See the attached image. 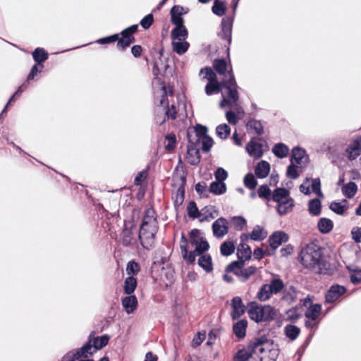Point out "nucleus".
<instances>
[{
  "mask_svg": "<svg viewBox=\"0 0 361 361\" xmlns=\"http://www.w3.org/2000/svg\"><path fill=\"white\" fill-rule=\"evenodd\" d=\"M190 243L193 250L188 252L185 248L183 250L185 259L189 263H192L195 257H198V264L206 271H211L212 270V259L206 253L209 245L204 235L198 230H192L190 234Z\"/></svg>",
  "mask_w": 361,
  "mask_h": 361,
  "instance_id": "f257e3e1",
  "label": "nucleus"
},
{
  "mask_svg": "<svg viewBox=\"0 0 361 361\" xmlns=\"http://www.w3.org/2000/svg\"><path fill=\"white\" fill-rule=\"evenodd\" d=\"M190 243L193 250L188 252L185 248L183 250L185 259L189 263H192L195 257H198V264L206 271H211L212 270V259L206 253L209 245L204 235L198 230H192L190 234Z\"/></svg>",
  "mask_w": 361,
  "mask_h": 361,
  "instance_id": "f03ea898",
  "label": "nucleus"
},
{
  "mask_svg": "<svg viewBox=\"0 0 361 361\" xmlns=\"http://www.w3.org/2000/svg\"><path fill=\"white\" fill-rule=\"evenodd\" d=\"M189 146L188 148L187 159L192 164L199 161V149L207 151L212 145V140L207 135V129L202 126L191 128L188 131Z\"/></svg>",
  "mask_w": 361,
  "mask_h": 361,
  "instance_id": "7ed1b4c3",
  "label": "nucleus"
},
{
  "mask_svg": "<svg viewBox=\"0 0 361 361\" xmlns=\"http://www.w3.org/2000/svg\"><path fill=\"white\" fill-rule=\"evenodd\" d=\"M269 350L271 353L274 361L279 355V350L274 348L273 341L269 339L266 336H260L255 338L249 344L247 348H243L238 351L234 361H248L252 357V354H262Z\"/></svg>",
  "mask_w": 361,
  "mask_h": 361,
  "instance_id": "20e7f679",
  "label": "nucleus"
},
{
  "mask_svg": "<svg viewBox=\"0 0 361 361\" xmlns=\"http://www.w3.org/2000/svg\"><path fill=\"white\" fill-rule=\"evenodd\" d=\"M221 90L223 100L220 103V107L224 108L226 105H231L238 100V94L235 90V82L231 77L229 80L223 79L221 82L216 80L208 82L205 87V92L207 95H211L214 92H219Z\"/></svg>",
  "mask_w": 361,
  "mask_h": 361,
  "instance_id": "39448f33",
  "label": "nucleus"
},
{
  "mask_svg": "<svg viewBox=\"0 0 361 361\" xmlns=\"http://www.w3.org/2000/svg\"><path fill=\"white\" fill-rule=\"evenodd\" d=\"M302 264L314 272L319 273L326 269V263L322 259L321 248L316 244L307 245L300 253Z\"/></svg>",
  "mask_w": 361,
  "mask_h": 361,
  "instance_id": "423d86ee",
  "label": "nucleus"
},
{
  "mask_svg": "<svg viewBox=\"0 0 361 361\" xmlns=\"http://www.w3.org/2000/svg\"><path fill=\"white\" fill-rule=\"evenodd\" d=\"M235 316H241L247 313L250 316H271L276 314V310L270 305L262 306L255 302H250L247 307H244L239 298H235L232 302Z\"/></svg>",
  "mask_w": 361,
  "mask_h": 361,
  "instance_id": "0eeeda50",
  "label": "nucleus"
},
{
  "mask_svg": "<svg viewBox=\"0 0 361 361\" xmlns=\"http://www.w3.org/2000/svg\"><path fill=\"white\" fill-rule=\"evenodd\" d=\"M157 231V221L154 218V211L148 209L142 224L139 238L141 243L145 247L152 245L154 234Z\"/></svg>",
  "mask_w": 361,
  "mask_h": 361,
  "instance_id": "6e6552de",
  "label": "nucleus"
},
{
  "mask_svg": "<svg viewBox=\"0 0 361 361\" xmlns=\"http://www.w3.org/2000/svg\"><path fill=\"white\" fill-rule=\"evenodd\" d=\"M272 198L276 203V209L280 214H286L292 210L294 205L293 200L288 190L278 188L274 190Z\"/></svg>",
  "mask_w": 361,
  "mask_h": 361,
  "instance_id": "1a4fd4ad",
  "label": "nucleus"
},
{
  "mask_svg": "<svg viewBox=\"0 0 361 361\" xmlns=\"http://www.w3.org/2000/svg\"><path fill=\"white\" fill-rule=\"evenodd\" d=\"M187 37L186 28H174L172 30V46L177 54H183L187 51L189 47V43L186 42Z\"/></svg>",
  "mask_w": 361,
  "mask_h": 361,
  "instance_id": "9d476101",
  "label": "nucleus"
},
{
  "mask_svg": "<svg viewBox=\"0 0 361 361\" xmlns=\"http://www.w3.org/2000/svg\"><path fill=\"white\" fill-rule=\"evenodd\" d=\"M283 287V283L279 279H275L271 283L264 285L259 293L257 298L261 301H265L270 298L272 294L280 292Z\"/></svg>",
  "mask_w": 361,
  "mask_h": 361,
  "instance_id": "9b49d317",
  "label": "nucleus"
},
{
  "mask_svg": "<svg viewBox=\"0 0 361 361\" xmlns=\"http://www.w3.org/2000/svg\"><path fill=\"white\" fill-rule=\"evenodd\" d=\"M267 149L266 143L257 140H252L246 146L247 152L255 159L260 158Z\"/></svg>",
  "mask_w": 361,
  "mask_h": 361,
  "instance_id": "f8f14e48",
  "label": "nucleus"
},
{
  "mask_svg": "<svg viewBox=\"0 0 361 361\" xmlns=\"http://www.w3.org/2000/svg\"><path fill=\"white\" fill-rule=\"evenodd\" d=\"M300 190L301 192L309 195L312 192L318 196H322L320 190V182L317 179H306L300 185Z\"/></svg>",
  "mask_w": 361,
  "mask_h": 361,
  "instance_id": "ddd939ff",
  "label": "nucleus"
},
{
  "mask_svg": "<svg viewBox=\"0 0 361 361\" xmlns=\"http://www.w3.org/2000/svg\"><path fill=\"white\" fill-rule=\"evenodd\" d=\"M188 8H183L180 6H174L171 11V21L175 24V28H185L183 25V20L181 18L182 15L187 13Z\"/></svg>",
  "mask_w": 361,
  "mask_h": 361,
  "instance_id": "4468645a",
  "label": "nucleus"
},
{
  "mask_svg": "<svg viewBox=\"0 0 361 361\" xmlns=\"http://www.w3.org/2000/svg\"><path fill=\"white\" fill-rule=\"evenodd\" d=\"M346 292L344 286L340 285H333L326 294V301L334 302L338 300Z\"/></svg>",
  "mask_w": 361,
  "mask_h": 361,
  "instance_id": "2eb2a0df",
  "label": "nucleus"
},
{
  "mask_svg": "<svg viewBox=\"0 0 361 361\" xmlns=\"http://www.w3.org/2000/svg\"><path fill=\"white\" fill-rule=\"evenodd\" d=\"M288 236L283 231L274 232L269 238V246L271 250H274L278 248L282 243L287 242Z\"/></svg>",
  "mask_w": 361,
  "mask_h": 361,
  "instance_id": "dca6fc26",
  "label": "nucleus"
},
{
  "mask_svg": "<svg viewBox=\"0 0 361 361\" xmlns=\"http://www.w3.org/2000/svg\"><path fill=\"white\" fill-rule=\"evenodd\" d=\"M249 239V235L244 233L240 237L241 243L238 247V255L242 260H245L250 257L251 250L250 247L245 243Z\"/></svg>",
  "mask_w": 361,
  "mask_h": 361,
  "instance_id": "f3484780",
  "label": "nucleus"
},
{
  "mask_svg": "<svg viewBox=\"0 0 361 361\" xmlns=\"http://www.w3.org/2000/svg\"><path fill=\"white\" fill-rule=\"evenodd\" d=\"M137 25H135L123 30L121 33L123 35V38L118 41V47H120L122 49L128 47L133 42V38H132L130 35L135 32L137 31Z\"/></svg>",
  "mask_w": 361,
  "mask_h": 361,
  "instance_id": "a211bd4d",
  "label": "nucleus"
},
{
  "mask_svg": "<svg viewBox=\"0 0 361 361\" xmlns=\"http://www.w3.org/2000/svg\"><path fill=\"white\" fill-rule=\"evenodd\" d=\"M307 161V157L305 155V152L300 148H294L292 151V156L290 162L303 166Z\"/></svg>",
  "mask_w": 361,
  "mask_h": 361,
  "instance_id": "6ab92c4d",
  "label": "nucleus"
},
{
  "mask_svg": "<svg viewBox=\"0 0 361 361\" xmlns=\"http://www.w3.org/2000/svg\"><path fill=\"white\" fill-rule=\"evenodd\" d=\"M89 338L92 341L93 345L96 350H100L106 346L109 341V336L108 335H103L102 336H95L93 333H91L89 336Z\"/></svg>",
  "mask_w": 361,
  "mask_h": 361,
  "instance_id": "aec40b11",
  "label": "nucleus"
},
{
  "mask_svg": "<svg viewBox=\"0 0 361 361\" xmlns=\"http://www.w3.org/2000/svg\"><path fill=\"white\" fill-rule=\"evenodd\" d=\"M360 141L359 140L353 141L349 145L346 149V156L350 160L355 159L360 154Z\"/></svg>",
  "mask_w": 361,
  "mask_h": 361,
  "instance_id": "412c9836",
  "label": "nucleus"
},
{
  "mask_svg": "<svg viewBox=\"0 0 361 361\" xmlns=\"http://www.w3.org/2000/svg\"><path fill=\"white\" fill-rule=\"evenodd\" d=\"M255 172L258 178H265L270 172V164L266 161H260L255 166Z\"/></svg>",
  "mask_w": 361,
  "mask_h": 361,
  "instance_id": "4be33fe9",
  "label": "nucleus"
},
{
  "mask_svg": "<svg viewBox=\"0 0 361 361\" xmlns=\"http://www.w3.org/2000/svg\"><path fill=\"white\" fill-rule=\"evenodd\" d=\"M247 235L249 238L253 240L261 241L267 238L268 233L264 227L257 225L253 228L252 232Z\"/></svg>",
  "mask_w": 361,
  "mask_h": 361,
  "instance_id": "5701e85b",
  "label": "nucleus"
},
{
  "mask_svg": "<svg viewBox=\"0 0 361 361\" xmlns=\"http://www.w3.org/2000/svg\"><path fill=\"white\" fill-rule=\"evenodd\" d=\"M247 322L246 319H241L233 324V331L238 338H243L246 334Z\"/></svg>",
  "mask_w": 361,
  "mask_h": 361,
  "instance_id": "b1692460",
  "label": "nucleus"
},
{
  "mask_svg": "<svg viewBox=\"0 0 361 361\" xmlns=\"http://www.w3.org/2000/svg\"><path fill=\"white\" fill-rule=\"evenodd\" d=\"M92 341L88 338L87 341L81 348H77L80 357L87 358L97 351Z\"/></svg>",
  "mask_w": 361,
  "mask_h": 361,
  "instance_id": "393cba45",
  "label": "nucleus"
},
{
  "mask_svg": "<svg viewBox=\"0 0 361 361\" xmlns=\"http://www.w3.org/2000/svg\"><path fill=\"white\" fill-rule=\"evenodd\" d=\"M303 307L307 311L305 316H311V314L322 313L321 306L314 304L310 299H305L303 302Z\"/></svg>",
  "mask_w": 361,
  "mask_h": 361,
  "instance_id": "a878e982",
  "label": "nucleus"
},
{
  "mask_svg": "<svg viewBox=\"0 0 361 361\" xmlns=\"http://www.w3.org/2000/svg\"><path fill=\"white\" fill-rule=\"evenodd\" d=\"M227 225L226 220L219 219L213 224V231L215 235L222 236L227 233Z\"/></svg>",
  "mask_w": 361,
  "mask_h": 361,
  "instance_id": "bb28decb",
  "label": "nucleus"
},
{
  "mask_svg": "<svg viewBox=\"0 0 361 361\" xmlns=\"http://www.w3.org/2000/svg\"><path fill=\"white\" fill-rule=\"evenodd\" d=\"M214 67L219 74L224 75V79H226L228 80L231 77V78L234 81L233 75L230 73L228 71H227V66L225 61L221 60H216L214 63Z\"/></svg>",
  "mask_w": 361,
  "mask_h": 361,
  "instance_id": "cd10ccee",
  "label": "nucleus"
},
{
  "mask_svg": "<svg viewBox=\"0 0 361 361\" xmlns=\"http://www.w3.org/2000/svg\"><path fill=\"white\" fill-rule=\"evenodd\" d=\"M334 227L333 221L327 218H321L317 223V228L322 233H329Z\"/></svg>",
  "mask_w": 361,
  "mask_h": 361,
  "instance_id": "c85d7f7f",
  "label": "nucleus"
},
{
  "mask_svg": "<svg viewBox=\"0 0 361 361\" xmlns=\"http://www.w3.org/2000/svg\"><path fill=\"white\" fill-rule=\"evenodd\" d=\"M284 331H285L286 336L290 340L294 341L298 337V336L300 333V328H298V326H296L295 325L288 324L285 326Z\"/></svg>",
  "mask_w": 361,
  "mask_h": 361,
  "instance_id": "c756f323",
  "label": "nucleus"
},
{
  "mask_svg": "<svg viewBox=\"0 0 361 361\" xmlns=\"http://www.w3.org/2000/svg\"><path fill=\"white\" fill-rule=\"evenodd\" d=\"M137 304V300L135 296H128L126 297L123 300V307L127 312V314H130L133 312Z\"/></svg>",
  "mask_w": 361,
  "mask_h": 361,
  "instance_id": "7c9ffc66",
  "label": "nucleus"
},
{
  "mask_svg": "<svg viewBox=\"0 0 361 361\" xmlns=\"http://www.w3.org/2000/svg\"><path fill=\"white\" fill-rule=\"evenodd\" d=\"M309 212L314 216H317L321 212V202L318 199H313L308 204Z\"/></svg>",
  "mask_w": 361,
  "mask_h": 361,
  "instance_id": "2f4dec72",
  "label": "nucleus"
},
{
  "mask_svg": "<svg viewBox=\"0 0 361 361\" xmlns=\"http://www.w3.org/2000/svg\"><path fill=\"white\" fill-rule=\"evenodd\" d=\"M161 94H162V99L160 101V104L163 106H168L169 104V96L172 97V90L171 86H162L161 89Z\"/></svg>",
  "mask_w": 361,
  "mask_h": 361,
  "instance_id": "473e14b6",
  "label": "nucleus"
},
{
  "mask_svg": "<svg viewBox=\"0 0 361 361\" xmlns=\"http://www.w3.org/2000/svg\"><path fill=\"white\" fill-rule=\"evenodd\" d=\"M226 190V187L224 182L216 180L210 185V191L216 195L223 194Z\"/></svg>",
  "mask_w": 361,
  "mask_h": 361,
  "instance_id": "72a5a7b5",
  "label": "nucleus"
},
{
  "mask_svg": "<svg viewBox=\"0 0 361 361\" xmlns=\"http://www.w3.org/2000/svg\"><path fill=\"white\" fill-rule=\"evenodd\" d=\"M302 166L290 162L286 171V176L290 178H296L301 171Z\"/></svg>",
  "mask_w": 361,
  "mask_h": 361,
  "instance_id": "f704fd0d",
  "label": "nucleus"
},
{
  "mask_svg": "<svg viewBox=\"0 0 361 361\" xmlns=\"http://www.w3.org/2000/svg\"><path fill=\"white\" fill-rule=\"evenodd\" d=\"M347 202L343 201L342 202H332L330 205V209L338 214H343L347 209Z\"/></svg>",
  "mask_w": 361,
  "mask_h": 361,
  "instance_id": "c9c22d12",
  "label": "nucleus"
},
{
  "mask_svg": "<svg viewBox=\"0 0 361 361\" xmlns=\"http://www.w3.org/2000/svg\"><path fill=\"white\" fill-rule=\"evenodd\" d=\"M288 148L283 144H277L273 148L274 154L280 158L286 157L288 154Z\"/></svg>",
  "mask_w": 361,
  "mask_h": 361,
  "instance_id": "e433bc0d",
  "label": "nucleus"
},
{
  "mask_svg": "<svg viewBox=\"0 0 361 361\" xmlns=\"http://www.w3.org/2000/svg\"><path fill=\"white\" fill-rule=\"evenodd\" d=\"M200 76L202 79H206L208 82L214 81L216 75L214 72L209 68H205L200 71Z\"/></svg>",
  "mask_w": 361,
  "mask_h": 361,
  "instance_id": "4c0bfd02",
  "label": "nucleus"
},
{
  "mask_svg": "<svg viewBox=\"0 0 361 361\" xmlns=\"http://www.w3.org/2000/svg\"><path fill=\"white\" fill-rule=\"evenodd\" d=\"M351 281L353 283H357L361 279V273L357 267L353 265L348 267Z\"/></svg>",
  "mask_w": 361,
  "mask_h": 361,
  "instance_id": "58836bf2",
  "label": "nucleus"
},
{
  "mask_svg": "<svg viewBox=\"0 0 361 361\" xmlns=\"http://www.w3.org/2000/svg\"><path fill=\"white\" fill-rule=\"evenodd\" d=\"M321 322V317H306L305 321V327L307 329L315 331Z\"/></svg>",
  "mask_w": 361,
  "mask_h": 361,
  "instance_id": "ea45409f",
  "label": "nucleus"
},
{
  "mask_svg": "<svg viewBox=\"0 0 361 361\" xmlns=\"http://www.w3.org/2000/svg\"><path fill=\"white\" fill-rule=\"evenodd\" d=\"M235 246L233 242L226 241L224 242L221 247L220 250L223 255L228 256L234 252Z\"/></svg>",
  "mask_w": 361,
  "mask_h": 361,
  "instance_id": "a19ab883",
  "label": "nucleus"
},
{
  "mask_svg": "<svg viewBox=\"0 0 361 361\" xmlns=\"http://www.w3.org/2000/svg\"><path fill=\"white\" fill-rule=\"evenodd\" d=\"M226 9V6L225 4L220 1L216 0L212 6V11L214 14L217 16H222Z\"/></svg>",
  "mask_w": 361,
  "mask_h": 361,
  "instance_id": "79ce46f5",
  "label": "nucleus"
},
{
  "mask_svg": "<svg viewBox=\"0 0 361 361\" xmlns=\"http://www.w3.org/2000/svg\"><path fill=\"white\" fill-rule=\"evenodd\" d=\"M137 286V281L135 278L129 276L125 281V291L127 294L132 293Z\"/></svg>",
  "mask_w": 361,
  "mask_h": 361,
  "instance_id": "37998d69",
  "label": "nucleus"
},
{
  "mask_svg": "<svg viewBox=\"0 0 361 361\" xmlns=\"http://www.w3.org/2000/svg\"><path fill=\"white\" fill-rule=\"evenodd\" d=\"M80 358L79 352H78L77 349H73L65 354L61 361H75Z\"/></svg>",
  "mask_w": 361,
  "mask_h": 361,
  "instance_id": "c03bdc74",
  "label": "nucleus"
},
{
  "mask_svg": "<svg viewBox=\"0 0 361 361\" xmlns=\"http://www.w3.org/2000/svg\"><path fill=\"white\" fill-rule=\"evenodd\" d=\"M32 55L34 59L38 63L44 61L47 59V53L41 48L36 49Z\"/></svg>",
  "mask_w": 361,
  "mask_h": 361,
  "instance_id": "a18cd8bd",
  "label": "nucleus"
},
{
  "mask_svg": "<svg viewBox=\"0 0 361 361\" xmlns=\"http://www.w3.org/2000/svg\"><path fill=\"white\" fill-rule=\"evenodd\" d=\"M357 185L354 183H349L343 188V192L348 197H351L357 191Z\"/></svg>",
  "mask_w": 361,
  "mask_h": 361,
  "instance_id": "49530a36",
  "label": "nucleus"
},
{
  "mask_svg": "<svg viewBox=\"0 0 361 361\" xmlns=\"http://www.w3.org/2000/svg\"><path fill=\"white\" fill-rule=\"evenodd\" d=\"M206 338V332L204 331L203 333L197 332L196 335L194 336L192 341V346L193 348H196L203 342V341Z\"/></svg>",
  "mask_w": 361,
  "mask_h": 361,
  "instance_id": "de8ad7c7",
  "label": "nucleus"
},
{
  "mask_svg": "<svg viewBox=\"0 0 361 361\" xmlns=\"http://www.w3.org/2000/svg\"><path fill=\"white\" fill-rule=\"evenodd\" d=\"M216 133L221 138H226L230 133V128L226 124L219 125L216 128Z\"/></svg>",
  "mask_w": 361,
  "mask_h": 361,
  "instance_id": "09e8293b",
  "label": "nucleus"
},
{
  "mask_svg": "<svg viewBox=\"0 0 361 361\" xmlns=\"http://www.w3.org/2000/svg\"><path fill=\"white\" fill-rule=\"evenodd\" d=\"M231 224L234 226L237 229L241 230L246 225V221L244 218L240 216L233 217L231 220Z\"/></svg>",
  "mask_w": 361,
  "mask_h": 361,
  "instance_id": "8fccbe9b",
  "label": "nucleus"
},
{
  "mask_svg": "<svg viewBox=\"0 0 361 361\" xmlns=\"http://www.w3.org/2000/svg\"><path fill=\"white\" fill-rule=\"evenodd\" d=\"M217 181L224 182L228 176L227 172L222 168H218L214 173Z\"/></svg>",
  "mask_w": 361,
  "mask_h": 361,
  "instance_id": "3c124183",
  "label": "nucleus"
},
{
  "mask_svg": "<svg viewBox=\"0 0 361 361\" xmlns=\"http://www.w3.org/2000/svg\"><path fill=\"white\" fill-rule=\"evenodd\" d=\"M245 184L250 188H253L257 185L256 179L252 174H247L244 179Z\"/></svg>",
  "mask_w": 361,
  "mask_h": 361,
  "instance_id": "603ef678",
  "label": "nucleus"
},
{
  "mask_svg": "<svg viewBox=\"0 0 361 361\" xmlns=\"http://www.w3.org/2000/svg\"><path fill=\"white\" fill-rule=\"evenodd\" d=\"M175 144H176L175 136L173 135H170L167 136V137L166 139V144H165L166 149L168 151L173 150L175 147Z\"/></svg>",
  "mask_w": 361,
  "mask_h": 361,
  "instance_id": "864d4df0",
  "label": "nucleus"
},
{
  "mask_svg": "<svg viewBox=\"0 0 361 361\" xmlns=\"http://www.w3.org/2000/svg\"><path fill=\"white\" fill-rule=\"evenodd\" d=\"M272 254H273V252L269 249H267V250H264L262 248H257L254 251V256L257 259H259L265 255H271Z\"/></svg>",
  "mask_w": 361,
  "mask_h": 361,
  "instance_id": "5fc2aeb1",
  "label": "nucleus"
},
{
  "mask_svg": "<svg viewBox=\"0 0 361 361\" xmlns=\"http://www.w3.org/2000/svg\"><path fill=\"white\" fill-rule=\"evenodd\" d=\"M270 190L269 188L266 185H262L259 188L258 194L259 196L264 198H267L270 195Z\"/></svg>",
  "mask_w": 361,
  "mask_h": 361,
  "instance_id": "6e6d98bb",
  "label": "nucleus"
},
{
  "mask_svg": "<svg viewBox=\"0 0 361 361\" xmlns=\"http://www.w3.org/2000/svg\"><path fill=\"white\" fill-rule=\"evenodd\" d=\"M137 271H138V266L136 263H135L133 262H130L128 264L127 268H126V271H127L128 274L130 275V274H135L137 272Z\"/></svg>",
  "mask_w": 361,
  "mask_h": 361,
  "instance_id": "4d7b16f0",
  "label": "nucleus"
},
{
  "mask_svg": "<svg viewBox=\"0 0 361 361\" xmlns=\"http://www.w3.org/2000/svg\"><path fill=\"white\" fill-rule=\"evenodd\" d=\"M352 238L356 241L360 242L361 238V231L359 227H354L351 231Z\"/></svg>",
  "mask_w": 361,
  "mask_h": 361,
  "instance_id": "13d9d810",
  "label": "nucleus"
},
{
  "mask_svg": "<svg viewBox=\"0 0 361 361\" xmlns=\"http://www.w3.org/2000/svg\"><path fill=\"white\" fill-rule=\"evenodd\" d=\"M188 209L189 215L190 216H192V217L197 216L198 210H197V208L194 202L190 203Z\"/></svg>",
  "mask_w": 361,
  "mask_h": 361,
  "instance_id": "bf43d9fd",
  "label": "nucleus"
},
{
  "mask_svg": "<svg viewBox=\"0 0 361 361\" xmlns=\"http://www.w3.org/2000/svg\"><path fill=\"white\" fill-rule=\"evenodd\" d=\"M152 21V16L149 15L141 21V25L144 28H148L151 25Z\"/></svg>",
  "mask_w": 361,
  "mask_h": 361,
  "instance_id": "052dcab7",
  "label": "nucleus"
},
{
  "mask_svg": "<svg viewBox=\"0 0 361 361\" xmlns=\"http://www.w3.org/2000/svg\"><path fill=\"white\" fill-rule=\"evenodd\" d=\"M118 39V35H114L113 36L102 38L98 40V42L100 44H104V43H110L112 42H115Z\"/></svg>",
  "mask_w": 361,
  "mask_h": 361,
  "instance_id": "680f3d73",
  "label": "nucleus"
},
{
  "mask_svg": "<svg viewBox=\"0 0 361 361\" xmlns=\"http://www.w3.org/2000/svg\"><path fill=\"white\" fill-rule=\"evenodd\" d=\"M293 252V247L290 245H286L281 248V253L283 256H286L292 254Z\"/></svg>",
  "mask_w": 361,
  "mask_h": 361,
  "instance_id": "e2e57ef3",
  "label": "nucleus"
},
{
  "mask_svg": "<svg viewBox=\"0 0 361 361\" xmlns=\"http://www.w3.org/2000/svg\"><path fill=\"white\" fill-rule=\"evenodd\" d=\"M176 112L177 111L176 106L174 104H172L171 108H169L168 110L166 111V115L168 117L173 118L176 116Z\"/></svg>",
  "mask_w": 361,
  "mask_h": 361,
  "instance_id": "0e129e2a",
  "label": "nucleus"
},
{
  "mask_svg": "<svg viewBox=\"0 0 361 361\" xmlns=\"http://www.w3.org/2000/svg\"><path fill=\"white\" fill-rule=\"evenodd\" d=\"M226 118L228 121L231 124H235L237 121L235 115L231 111L226 113Z\"/></svg>",
  "mask_w": 361,
  "mask_h": 361,
  "instance_id": "69168bd1",
  "label": "nucleus"
},
{
  "mask_svg": "<svg viewBox=\"0 0 361 361\" xmlns=\"http://www.w3.org/2000/svg\"><path fill=\"white\" fill-rule=\"evenodd\" d=\"M158 357L156 355H154L152 352H148L145 355V359L144 361H157Z\"/></svg>",
  "mask_w": 361,
  "mask_h": 361,
  "instance_id": "338daca9",
  "label": "nucleus"
},
{
  "mask_svg": "<svg viewBox=\"0 0 361 361\" xmlns=\"http://www.w3.org/2000/svg\"><path fill=\"white\" fill-rule=\"evenodd\" d=\"M41 70L38 68L37 66H34L32 68V71L29 74L27 79L28 80H32L35 78V75L38 73L40 72Z\"/></svg>",
  "mask_w": 361,
  "mask_h": 361,
  "instance_id": "774afa93",
  "label": "nucleus"
}]
</instances>
